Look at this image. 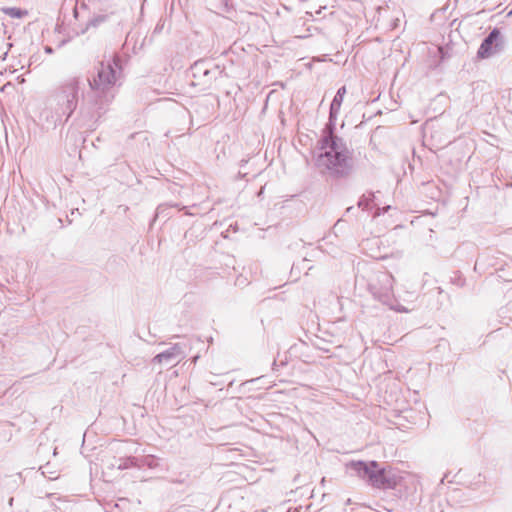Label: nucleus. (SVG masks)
<instances>
[{"mask_svg":"<svg viewBox=\"0 0 512 512\" xmlns=\"http://www.w3.org/2000/svg\"><path fill=\"white\" fill-rule=\"evenodd\" d=\"M172 207H177V205H167V204L159 205L156 209V213H155L153 221H155L156 218H158V217H163V218L168 219L170 217V209Z\"/></svg>","mask_w":512,"mask_h":512,"instance_id":"dca6fc26","label":"nucleus"},{"mask_svg":"<svg viewBox=\"0 0 512 512\" xmlns=\"http://www.w3.org/2000/svg\"><path fill=\"white\" fill-rule=\"evenodd\" d=\"M412 155L415 156L416 155V148H413L412 149Z\"/></svg>","mask_w":512,"mask_h":512,"instance_id":"b1692460","label":"nucleus"},{"mask_svg":"<svg viewBox=\"0 0 512 512\" xmlns=\"http://www.w3.org/2000/svg\"><path fill=\"white\" fill-rule=\"evenodd\" d=\"M396 483V477L391 470H387L378 464L369 485L377 489H391Z\"/></svg>","mask_w":512,"mask_h":512,"instance_id":"6e6552de","label":"nucleus"},{"mask_svg":"<svg viewBox=\"0 0 512 512\" xmlns=\"http://www.w3.org/2000/svg\"><path fill=\"white\" fill-rule=\"evenodd\" d=\"M81 92V80L79 77H71L62 82L48 99L50 109L54 111L52 122H67L77 109Z\"/></svg>","mask_w":512,"mask_h":512,"instance_id":"7ed1b4c3","label":"nucleus"},{"mask_svg":"<svg viewBox=\"0 0 512 512\" xmlns=\"http://www.w3.org/2000/svg\"><path fill=\"white\" fill-rule=\"evenodd\" d=\"M449 295L440 287L435 286L423 295L422 301L427 303V307L431 311H439L448 301Z\"/></svg>","mask_w":512,"mask_h":512,"instance_id":"1a4fd4ad","label":"nucleus"},{"mask_svg":"<svg viewBox=\"0 0 512 512\" xmlns=\"http://www.w3.org/2000/svg\"><path fill=\"white\" fill-rule=\"evenodd\" d=\"M393 281V276L387 271H376L369 277L368 289L375 299L392 306Z\"/></svg>","mask_w":512,"mask_h":512,"instance_id":"20e7f679","label":"nucleus"},{"mask_svg":"<svg viewBox=\"0 0 512 512\" xmlns=\"http://www.w3.org/2000/svg\"><path fill=\"white\" fill-rule=\"evenodd\" d=\"M107 20V15H97L91 18L84 28L80 31H75L74 35L78 36L86 33L90 28H97L99 25L104 23Z\"/></svg>","mask_w":512,"mask_h":512,"instance_id":"ddd939ff","label":"nucleus"},{"mask_svg":"<svg viewBox=\"0 0 512 512\" xmlns=\"http://www.w3.org/2000/svg\"><path fill=\"white\" fill-rule=\"evenodd\" d=\"M3 13L12 17V18H22L28 14L26 10L16 8V7H6L2 8Z\"/></svg>","mask_w":512,"mask_h":512,"instance_id":"2eb2a0df","label":"nucleus"},{"mask_svg":"<svg viewBox=\"0 0 512 512\" xmlns=\"http://www.w3.org/2000/svg\"><path fill=\"white\" fill-rule=\"evenodd\" d=\"M197 359H198V356L194 357V358H193V362H196V361H197Z\"/></svg>","mask_w":512,"mask_h":512,"instance_id":"bb28decb","label":"nucleus"},{"mask_svg":"<svg viewBox=\"0 0 512 512\" xmlns=\"http://www.w3.org/2000/svg\"><path fill=\"white\" fill-rule=\"evenodd\" d=\"M391 208L390 205L386 206V207H383V208H377V211L375 213L374 216H379L381 214H384L385 212H387L389 209Z\"/></svg>","mask_w":512,"mask_h":512,"instance_id":"a211bd4d","label":"nucleus"},{"mask_svg":"<svg viewBox=\"0 0 512 512\" xmlns=\"http://www.w3.org/2000/svg\"><path fill=\"white\" fill-rule=\"evenodd\" d=\"M346 87H340L334 96L329 111V121L323 129L319 147L322 152L316 158V166L323 173L335 179H345L357 170L353 150L346 141L335 134V121L340 111Z\"/></svg>","mask_w":512,"mask_h":512,"instance_id":"f257e3e1","label":"nucleus"},{"mask_svg":"<svg viewBox=\"0 0 512 512\" xmlns=\"http://www.w3.org/2000/svg\"><path fill=\"white\" fill-rule=\"evenodd\" d=\"M418 50L424 56V62L430 69L437 68L447 57V49L439 44L422 42L418 44Z\"/></svg>","mask_w":512,"mask_h":512,"instance_id":"39448f33","label":"nucleus"},{"mask_svg":"<svg viewBox=\"0 0 512 512\" xmlns=\"http://www.w3.org/2000/svg\"><path fill=\"white\" fill-rule=\"evenodd\" d=\"M374 199V193H365L360 197L358 201V207L361 208L362 210H368L371 207V204L374 202Z\"/></svg>","mask_w":512,"mask_h":512,"instance_id":"4468645a","label":"nucleus"},{"mask_svg":"<svg viewBox=\"0 0 512 512\" xmlns=\"http://www.w3.org/2000/svg\"><path fill=\"white\" fill-rule=\"evenodd\" d=\"M447 478H448V474H445V475L441 478V480H440V484H443V483H444V481H445Z\"/></svg>","mask_w":512,"mask_h":512,"instance_id":"412c9836","label":"nucleus"},{"mask_svg":"<svg viewBox=\"0 0 512 512\" xmlns=\"http://www.w3.org/2000/svg\"><path fill=\"white\" fill-rule=\"evenodd\" d=\"M504 46V39L500 29L493 28L488 35L482 40L477 51V57L487 59L493 54L501 51Z\"/></svg>","mask_w":512,"mask_h":512,"instance_id":"423d86ee","label":"nucleus"},{"mask_svg":"<svg viewBox=\"0 0 512 512\" xmlns=\"http://www.w3.org/2000/svg\"><path fill=\"white\" fill-rule=\"evenodd\" d=\"M409 169L411 170V172L413 171L414 167L412 164H409Z\"/></svg>","mask_w":512,"mask_h":512,"instance_id":"393cba45","label":"nucleus"},{"mask_svg":"<svg viewBox=\"0 0 512 512\" xmlns=\"http://www.w3.org/2000/svg\"><path fill=\"white\" fill-rule=\"evenodd\" d=\"M306 262H307V259H305V258H304V259H302V260H301V262H300V263H298L297 265H295V264H294V265L292 266L291 272L293 273L296 269H297V270H299V269H300V265H304V264H306Z\"/></svg>","mask_w":512,"mask_h":512,"instance_id":"6ab92c4d","label":"nucleus"},{"mask_svg":"<svg viewBox=\"0 0 512 512\" xmlns=\"http://www.w3.org/2000/svg\"><path fill=\"white\" fill-rule=\"evenodd\" d=\"M73 14H74V17H75V18H77V16H78V10H77V8H76V7H74V9H73Z\"/></svg>","mask_w":512,"mask_h":512,"instance_id":"4be33fe9","label":"nucleus"},{"mask_svg":"<svg viewBox=\"0 0 512 512\" xmlns=\"http://www.w3.org/2000/svg\"><path fill=\"white\" fill-rule=\"evenodd\" d=\"M377 461H351L347 464V468L353 471L359 478L366 481L368 484L372 479L375 469L377 468Z\"/></svg>","mask_w":512,"mask_h":512,"instance_id":"9d476101","label":"nucleus"},{"mask_svg":"<svg viewBox=\"0 0 512 512\" xmlns=\"http://www.w3.org/2000/svg\"><path fill=\"white\" fill-rule=\"evenodd\" d=\"M142 467H148L150 469L156 468L158 466V459L152 455L143 456L138 458Z\"/></svg>","mask_w":512,"mask_h":512,"instance_id":"f3484780","label":"nucleus"},{"mask_svg":"<svg viewBox=\"0 0 512 512\" xmlns=\"http://www.w3.org/2000/svg\"><path fill=\"white\" fill-rule=\"evenodd\" d=\"M121 59L115 55L107 63L101 62L97 68L96 76L88 78L90 90L85 95L81 93L82 102L79 113L88 119H98L105 111V107L113 100V86L121 74Z\"/></svg>","mask_w":512,"mask_h":512,"instance_id":"f03ea898","label":"nucleus"},{"mask_svg":"<svg viewBox=\"0 0 512 512\" xmlns=\"http://www.w3.org/2000/svg\"><path fill=\"white\" fill-rule=\"evenodd\" d=\"M112 466H117L118 470H125L129 468H141L140 461L137 457H126L119 458L116 460V464H112Z\"/></svg>","mask_w":512,"mask_h":512,"instance_id":"f8f14e48","label":"nucleus"},{"mask_svg":"<svg viewBox=\"0 0 512 512\" xmlns=\"http://www.w3.org/2000/svg\"><path fill=\"white\" fill-rule=\"evenodd\" d=\"M277 366H278V364H277L276 360H274V362H273V369L275 370Z\"/></svg>","mask_w":512,"mask_h":512,"instance_id":"5701e85b","label":"nucleus"},{"mask_svg":"<svg viewBox=\"0 0 512 512\" xmlns=\"http://www.w3.org/2000/svg\"><path fill=\"white\" fill-rule=\"evenodd\" d=\"M191 73L198 84H206L211 80V70L208 67V63L204 60L196 61L191 66Z\"/></svg>","mask_w":512,"mask_h":512,"instance_id":"9b49d317","label":"nucleus"},{"mask_svg":"<svg viewBox=\"0 0 512 512\" xmlns=\"http://www.w3.org/2000/svg\"><path fill=\"white\" fill-rule=\"evenodd\" d=\"M45 52L48 53V54H52L53 53V48L50 47V46H45L44 48Z\"/></svg>","mask_w":512,"mask_h":512,"instance_id":"aec40b11","label":"nucleus"},{"mask_svg":"<svg viewBox=\"0 0 512 512\" xmlns=\"http://www.w3.org/2000/svg\"><path fill=\"white\" fill-rule=\"evenodd\" d=\"M185 357L183 346L180 343H175L167 350L157 354L153 357L152 363L176 365Z\"/></svg>","mask_w":512,"mask_h":512,"instance_id":"0eeeda50","label":"nucleus"},{"mask_svg":"<svg viewBox=\"0 0 512 512\" xmlns=\"http://www.w3.org/2000/svg\"><path fill=\"white\" fill-rule=\"evenodd\" d=\"M352 209H353V207H348V208L346 209V212L348 213V212H350Z\"/></svg>","mask_w":512,"mask_h":512,"instance_id":"a878e982","label":"nucleus"}]
</instances>
